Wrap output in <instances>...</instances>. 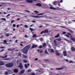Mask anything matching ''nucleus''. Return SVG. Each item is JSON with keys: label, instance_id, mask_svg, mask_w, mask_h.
<instances>
[{"label": "nucleus", "instance_id": "nucleus-58", "mask_svg": "<svg viewBox=\"0 0 75 75\" xmlns=\"http://www.w3.org/2000/svg\"><path fill=\"white\" fill-rule=\"evenodd\" d=\"M42 46H40L39 47V48H42Z\"/></svg>", "mask_w": 75, "mask_h": 75}, {"label": "nucleus", "instance_id": "nucleus-64", "mask_svg": "<svg viewBox=\"0 0 75 75\" xmlns=\"http://www.w3.org/2000/svg\"><path fill=\"white\" fill-rule=\"evenodd\" d=\"M23 25V24H21L20 25V26H22Z\"/></svg>", "mask_w": 75, "mask_h": 75}, {"label": "nucleus", "instance_id": "nucleus-1", "mask_svg": "<svg viewBox=\"0 0 75 75\" xmlns=\"http://www.w3.org/2000/svg\"><path fill=\"white\" fill-rule=\"evenodd\" d=\"M31 47V45H30L25 47L23 50V52H24V53L25 54H27L28 52V49H29Z\"/></svg>", "mask_w": 75, "mask_h": 75}, {"label": "nucleus", "instance_id": "nucleus-32", "mask_svg": "<svg viewBox=\"0 0 75 75\" xmlns=\"http://www.w3.org/2000/svg\"><path fill=\"white\" fill-rule=\"evenodd\" d=\"M25 68H28V66H27V64H25Z\"/></svg>", "mask_w": 75, "mask_h": 75}, {"label": "nucleus", "instance_id": "nucleus-43", "mask_svg": "<svg viewBox=\"0 0 75 75\" xmlns=\"http://www.w3.org/2000/svg\"><path fill=\"white\" fill-rule=\"evenodd\" d=\"M46 45V43H44L43 45V47H45V45Z\"/></svg>", "mask_w": 75, "mask_h": 75}, {"label": "nucleus", "instance_id": "nucleus-15", "mask_svg": "<svg viewBox=\"0 0 75 75\" xmlns=\"http://www.w3.org/2000/svg\"><path fill=\"white\" fill-rule=\"evenodd\" d=\"M49 51H51V52H54V50L52 49H49L48 50Z\"/></svg>", "mask_w": 75, "mask_h": 75}, {"label": "nucleus", "instance_id": "nucleus-27", "mask_svg": "<svg viewBox=\"0 0 75 75\" xmlns=\"http://www.w3.org/2000/svg\"><path fill=\"white\" fill-rule=\"evenodd\" d=\"M58 2H59V3H62L63 1L62 0H61V1H58Z\"/></svg>", "mask_w": 75, "mask_h": 75}, {"label": "nucleus", "instance_id": "nucleus-50", "mask_svg": "<svg viewBox=\"0 0 75 75\" xmlns=\"http://www.w3.org/2000/svg\"><path fill=\"white\" fill-rule=\"evenodd\" d=\"M9 59V58H7V59H4V60H7L8 59Z\"/></svg>", "mask_w": 75, "mask_h": 75}, {"label": "nucleus", "instance_id": "nucleus-52", "mask_svg": "<svg viewBox=\"0 0 75 75\" xmlns=\"http://www.w3.org/2000/svg\"><path fill=\"white\" fill-rule=\"evenodd\" d=\"M54 43H57V41L56 40H54Z\"/></svg>", "mask_w": 75, "mask_h": 75}, {"label": "nucleus", "instance_id": "nucleus-26", "mask_svg": "<svg viewBox=\"0 0 75 75\" xmlns=\"http://www.w3.org/2000/svg\"><path fill=\"white\" fill-rule=\"evenodd\" d=\"M21 53H20L19 54H17V55L18 56V57H19V56H20V57H21Z\"/></svg>", "mask_w": 75, "mask_h": 75}, {"label": "nucleus", "instance_id": "nucleus-47", "mask_svg": "<svg viewBox=\"0 0 75 75\" xmlns=\"http://www.w3.org/2000/svg\"><path fill=\"white\" fill-rule=\"evenodd\" d=\"M45 53H46V54H48V52H47V50L45 51Z\"/></svg>", "mask_w": 75, "mask_h": 75}, {"label": "nucleus", "instance_id": "nucleus-17", "mask_svg": "<svg viewBox=\"0 0 75 75\" xmlns=\"http://www.w3.org/2000/svg\"><path fill=\"white\" fill-rule=\"evenodd\" d=\"M71 50L72 51H75V48H74L73 47H71Z\"/></svg>", "mask_w": 75, "mask_h": 75}, {"label": "nucleus", "instance_id": "nucleus-34", "mask_svg": "<svg viewBox=\"0 0 75 75\" xmlns=\"http://www.w3.org/2000/svg\"><path fill=\"white\" fill-rule=\"evenodd\" d=\"M25 38H28V36L27 35H25Z\"/></svg>", "mask_w": 75, "mask_h": 75}, {"label": "nucleus", "instance_id": "nucleus-22", "mask_svg": "<svg viewBox=\"0 0 75 75\" xmlns=\"http://www.w3.org/2000/svg\"><path fill=\"white\" fill-rule=\"evenodd\" d=\"M44 13H40L38 15V16H41V15H44Z\"/></svg>", "mask_w": 75, "mask_h": 75}, {"label": "nucleus", "instance_id": "nucleus-37", "mask_svg": "<svg viewBox=\"0 0 75 75\" xmlns=\"http://www.w3.org/2000/svg\"><path fill=\"white\" fill-rule=\"evenodd\" d=\"M34 12L36 13H39V12L38 11H35Z\"/></svg>", "mask_w": 75, "mask_h": 75}, {"label": "nucleus", "instance_id": "nucleus-48", "mask_svg": "<svg viewBox=\"0 0 75 75\" xmlns=\"http://www.w3.org/2000/svg\"><path fill=\"white\" fill-rule=\"evenodd\" d=\"M67 37H69V35H65Z\"/></svg>", "mask_w": 75, "mask_h": 75}, {"label": "nucleus", "instance_id": "nucleus-11", "mask_svg": "<svg viewBox=\"0 0 75 75\" xmlns=\"http://www.w3.org/2000/svg\"><path fill=\"white\" fill-rule=\"evenodd\" d=\"M0 57V58H7V55H6L4 57L1 56V57Z\"/></svg>", "mask_w": 75, "mask_h": 75}, {"label": "nucleus", "instance_id": "nucleus-38", "mask_svg": "<svg viewBox=\"0 0 75 75\" xmlns=\"http://www.w3.org/2000/svg\"><path fill=\"white\" fill-rule=\"evenodd\" d=\"M25 27L26 28H28V26H27V25H25Z\"/></svg>", "mask_w": 75, "mask_h": 75}, {"label": "nucleus", "instance_id": "nucleus-16", "mask_svg": "<svg viewBox=\"0 0 75 75\" xmlns=\"http://www.w3.org/2000/svg\"><path fill=\"white\" fill-rule=\"evenodd\" d=\"M63 69V68H56V69L57 70H61V69Z\"/></svg>", "mask_w": 75, "mask_h": 75}, {"label": "nucleus", "instance_id": "nucleus-59", "mask_svg": "<svg viewBox=\"0 0 75 75\" xmlns=\"http://www.w3.org/2000/svg\"><path fill=\"white\" fill-rule=\"evenodd\" d=\"M13 31H15L16 30V29L13 28Z\"/></svg>", "mask_w": 75, "mask_h": 75}, {"label": "nucleus", "instance_id": "nucleus-25", "mask_svg": "<svg viewBox=\"0 0 75 75\" xmlns=\"http://www.w3.org/2000/svg\"><path fill=\"white\" fill-rule=\"evenodd\" d=\"M4 44H7V41L6 40H4Z\"/></svg>", "mask_w": 75, "mask_h": 75}, {"label": "nucleus", "instance_id": "nucleus-62", "mask_svg": "<svg viewBox=\"0 0 75 75\" xmlns=\"http://www.w3.org/2000/svg\"><path fill=\"white\" fill-rule=\"evenodd\" d=\"M18 42V40H16V41H15V42Z\"/></svg>", "mask_w": 75, "mask_h": 75}, {"label": "nucleus", "instance_id": "nucleus-56", "mask_svg": "<svg viewBox=\"0 0 75 75\" xmlns=\"http://www.w3.org/2000/svg\"><path fill=\"white\" fill-rule=\"evenodd\" d=\"M40 41H42L43 40L42 38H40Z\"/></svg>", "mask_w": 75, "mask_h": 75}, {"label": "nucleus", "instance_id": "nucleus-35", "mask_svg": "<svg viewBox=\"0 0 75 75\" xmlns=\"http://www.w3.org/2000/svg\"><path fill=\"white\" fill-rule=\"evenodd\" d=\"M30 29L31 31H33V28H30Z\"/></svg>", "mask_w": 75, "mask_h": 75}, {"label": "nucleus", "instance_id": "nucleus-29", "mask_svg": "<svg viewBox=\"0 0 75 75\" xmlns=\"http://www.w3.org/2000/svg\"><path fill=\"white\" fill-rule=\"evenodd\" d=\"M0 20H4V21H6V19L4 18H2Z\"/></svg>", "mask_w": 75, "mask_h": 75}, {"label": "nucleus", "instance_id": "nucleus-41", "mask_svg": "<svg viewBox=\"0 0 75 75\" xmlns=\"http://www.w3.org/2000/svg\"><path fill=\"white\" fill-rule=\"evenodd\" d=\"M13 27H16V24H13Z\"/></svg>", "mask_w": 75, "mask_h": 75}, {"label": "nucleus", "instance_id": "nucleus-3", "mask_svg": "<svg viewBox=\"0 0 75 75\" xmlns=\"http://www.w3.org/2000/svg\"><path fill=\"white\" fill-rule=\"evenodd\" d=\"M31 16L33 17H34V18H42V17H43V16Z\"/></svg>", "mask_w": 75, "mask_h": 75}, {"label": "nucleus", "instance_id": "nucleus-19", "mask_svg": "<svg viewBox=\"0 0 75 75\" xmlns=\"http://www.w3.org/2000/svg\"><path fill=\"white\" fill-rule=\"evenodd\" d=\"M14 72L17 73L18 72V70L16 69H14Z\"/></svg>", "mask_w": 75, "mask_h": 75}, {"label": "nucleus", "instance_id": "nucleus-54", "mask_svg": "<svg viewBox=\"0 0 75 75\" xmlns=\"http://www.w3.org/2000/svg\"><path fill=\"white\" fill-rule=\"evenodd\" d=\"M32 21L33 22V23H35V22H36V21Z\"/></svg>", "mask_w": 75, "mask_h": 75}, {"label": "nucleus", "instance_id": "nucleus-53", "mask_svg": "<svg viewBox=\"0 0 75 75\" xmlns=\"http://www.w3.org/2000/svg\"><path fill=\"white\" fill-rule=\"evenodd\" d=\"M14 22V20H13V21H11V23H13V22Z\"/></svg>", "mask_w": 75, "mask_h": 75}, {"label": "nucleus", "instance_id": "nucleus-44", "mask_svg": "<svg viewBox=\"0 0 75 75\" xmlns=\"http://www.w3.org/2000/svg\"><path fill=\"white\" fill-rule=\"evenodd\" d=\"M70 31L71 33H74V31H73L71 30H70Z\"/></svg>", "mask_w": 75, "mask_h": 75}, {"label": "nucleus", "instance_id": "nucleus-31", "mask_svg": "<svg viewBox=\"0 0 75 75\" xmlns=\"http://www.w3.org/2000/svg\"><path fill=\"white\" fill-rule=\"evenodd\" d=\"M57 40H58V41H61V38L57 39Z\"/></svg>", "mask_w": 75, "mask_h": 75}, {"label": "nucleus", "instance_id": "nucleus-28", "mask_svg": "<svg viewBox=\"0 0 75 75\" xmlns=\"http://www.w3.org/2000/svg\"><path fill=\"white\" fill-rule=\"evenodd\" d=\"M23 57L24 58H27L28 57L27 56L25 55L23 56Z\"/></svg>", "mask_w": 75, "mask_h": 75}, {"label": "nucleus", "instance_id": "nucleus-9", "mask_svg": "<svg viewBox=\"0 0 75 75\" xmlns=\"http://www.w3.org/2000/svg\"><path fill=\"white\" fill-rule=\"evenodd\" d=\"M70 39L71 40H72V41H73L74 42H75V39L74 38L72 37V36H70Z\"/></svg>", "mask_w": 75, "mask_h": 75}, {"label": "nucleus", "instance_id": "nucleus-6", "mask_svg": "<svg viewBox=\"0 0 75 75\" xmlns=\"http://www.w3.org/2000/svg\"><path fill=\"white\" fill-rule=\"evenodd\" d=\"M24 72H25L24 70H22L20 71V74H23L24 73Z\"/></svg>", "mask_w": 75, "mask_h": 75}, {"label": "nucleus", "instance_id": "nucleus-61", "mask_svg": "<svg viewBox=\"0 0 75 75\" xmlns=\"http://www.w3.org/2000/svg\"><path fill=\"white\" fill-rule=\"evenodd\" d=\"M68 35H71V34H70L69 33H68Z\"/></svg>", "mask_w": 75, "mask_h": 75}, {"label": "nucleus", "instance_id": "nucleus-60", "mask_svg": "<svg viewBox=\"0 0 75 75\" xmlns=\"http://www.w3.org/2000/svg\"><path fill=\"white\" fill-rule=\"evenodd\" d=\"M4 14H7V13L5 12H4Z\"/></svg>", "mask_w": 75, "mask_h": 75}, {"label": "nucleus", "instance_id": "nucleus-36", "mask_svg": "<svg viewBox=\"0 0 75 75\" xmlns=\"http://www.w3.org/2000/svg\"><path fill=\"white\" fill-rule=\"evenodd\" d=\"M5 75H8V73L7 72H6L5 73Z\"/></svg>", "mask_w": 75, "mask_h": 75}, {"label": "nucleus", "instance_id": "nucleus-51", "mask_svg": "<svg viewBox=\"0 0 75 75\" xmlns=\"http://www.w3.org/2000/svg\"><path fill=\"white\" fill-rule=\"evenodd\" d=\"M57 2L56 1H54L53 2V4H55V3L56 2Z\"/></svg>", "mask_w": 75, "mask_h": 75}, {"label": "nucleus", "instance_id": "nucleus-49", "mask_svg": "<svg viewBox=\"0 0 75 75\" xmlns=\"http://www.w3.org/2000/svg\"><path fill=\"white\" fill-rule=\"evenodd\" d=\"M4 51V50L2 49L1 50V52H3V51Z\"/></svg>", "mask_w": 75, "mask_h": 75}, {"label": "nucleus", "instance_id": "nucleus-12", "mask_svg": "<svg viewBox=\"0 0 75 75\" xmlns=\"http://www.w3.org/2000/svg\"><path fill=\"white\" fill-rule=\"evenodd\" d=\"M63 55L64 56H66L67 55V52H66V51H64L63 52Z\"/></svg>", "mask_w": 75, "mask_h": 75}, {"label": "nucleus", "instance_id": "nucleus-20", "mask_svg": "<svg viewBox=\"0 0 75 75\" xmlns=\"http://www.w3.org/2000/svg\"><path fill=\"white\" fill-rule=\"evenodd\" d=\"M38 52H40V53H42V51H41V50H40L39 49H38V50H37Z\"/></svg>", "mask_w": 75, "mask_h": 75}, {"label": "nucleus", "instance_id": "nucleus-42", "mask_svg": "<svg viewBox=\"0 0 75 75\" xmlns=\"http://www.w3.org/2000/svg\"><path fill=\"white\" fill-rule=\"evenodd\" d=\"M69 62L70 63H73V62L72 61H70Z\"/></svg>", "mask_w": 75, "mask_h": 75}, {"label": "nucleus", "instance_id": "nucleus-10", "mask_svg": "<svg viewBox=\"0 0 75 75\" xmlns=\"http://www.w3.org/2000/svg\"><path fill=\"white\" fill-rule=\"evenodd\" d=\"M37 47V45H33L32 47V48H36Z\"/></svg>", "mask_w": 75, "mask_h": 75}, {"label": "nucleus", "instance_id": "nucleus-2", "mask_svg": "<svg viewBox=\"0 0 75 75\" xmlns=\"http://www.w3.org/2000/svg\"><path fill=\"white\" fill-rule=\"evenodd\" d=\"M6 66L8 68L12 67L13 66V64L12 63H10L8 64H6Z\"/></svg>", "mask_w": 75, "mask_h": 75}, {"label": "nucleus", "instance_id": "nucleus-55", "mask_svg": "<svg viewBox=\"0 0 75 75\" xmlns=\"http://www.w3.org/2000/svg\"><path fill=\"white\" fill-rule=\"evenodd\" d=\"M62 33L63 34H66V32H64Z\"/></svg>", "mask_w": 75, "mask_h": 75}, {"label": "nucleus", "instance_id": "nucleus-21", "mask_svg": "<svg viewBox=\"0 0 75 75\" xmlns=\"http://www.w3.org/2000/svg\"><path fill=\"white\" fill-rule=\"evenodd\" d=\"M36 5L40 6H42L41 4H36Z\"/></svg>", "mask_w": 75, "mask_h": 75}, {"label": "nucleus", "instance_id": "nucleus-39", "mask_svg": "<svg viewBox=\"0 0 75 75\" xmlns=\"http://www.w3.org/2000/svg\"><path fill=\"white\" fill-rule=\"evenodd\" d=\"M23 62H25V63H26V62H27V61L25 60H23Z\"/></svg>", "mask_w": 75, "mask_h": 75}, {"label": "nucleus", "instance_id": "nucleus-45", "mask_svg": "<svg viewBox=\"0 0 75 75\" xmlns=\"http://www.w3.org/2000/svg\"><path fill=\"white\" fill-rule=\"evenodd\" d=\"M28 72H31V70H28Z\"/></svg>", "mask_w": 75, "mask_h": 75}, {"label": "nucleus", "instance_id": "nucleus-4", "mask_svg": "<svg viewBox=\"0 0 75 75\" xmlns=\"http://www.w3.org/2000/svg\"><path fill=\"white\" fill-rule=\"evenodd\" d=\"M48 30H46L44 31H42L41 32V34H42V33H48Z\"/></svg>", "mask_w": 75, "mask_h": 75}, {"label": "nucleus", "instance_id": "nucleus-13", "mask_svg": "<svg viewBox=\"0 0 75 75\" xmlns=\"http://www.w3.org/2000/svg\"><path fill=\"white\" fill-rule=\"evenodd\" d=\"M50 9H52V10H56V8L53 7L52 6H51L50 7Z\"/></svg>", "mask_w": 75, "mask_h": 75}, {"label": "nucleus", "instance_id": "nucleus-30", "mask_svg": "<svg viewBox=\"0 0 75 75\" xmlns=\"http://www.w3.org/2000/svg\"><path fill=\"white\" fill-rule=\"evenodd\" d=\"M59 37V34H58L57 35L55 36V38H57Z\"/></svg>", "mask_w": 75, "mask_h": 75}, {"label": "nucleus", "instance_id": "nucleus-57", "mask_svg": "<svg viewBox=\"0 0 75 75\" xmlns=\"http://www.w3.org/2000/svg\"><path fill=\"white\" fill-rule=\"evenodd\" d=\"M10 16V14H8V15L7 16V17H8V16Z\"/></svg>", "mask_w": 75, "mask_h": 75}, {"label": "nucleus", "instance_id": "nucleus-23", "mask_svg": "<svg viewBox=\"0 0 75 75\" xmlns=\"http://www.w3.org/2000/svg\"><path fill=\"white\" fill-rule=\"evenodd\" d=\"M30 75H36L34 73H30Z\"/></svg>", "mask_w": 75, "mask_h": 75}, {"label": "nucleus", "instance_id": "nucleus-8", "mask_svg": "<svg viewBox=\"0 0 75 75\" xmlns=\"http://www.w3.org/2000/svg\"><path fill=\"white\" fill-rule=\"evenodd\" d=\"M19 67H20V69H23V65H22V63H20V64Z\"/></svg>", "mask_w": 75, "mask_h": 75}, {"label": "nucleus", "instance_id": "nucleus-7", "mask_svg": "<svg viewBox=\"0 0 75 75\" xmlns=\"http://www.w3.org/2000/svg\"><path fill=\"white\" fill-rule=\"evenodd\" d=\"M4 64H5V63L1 61H0V65H4Z\"/></svg>", "mask_w": 75, "mask_h": 75}, {"label": "nucleus", "instance_id": "nucleus-24", "mask_svg": "<svg viewBox=\"0 0 75 75\" xmlns=\"http://www.w3.org/2000/svg\"><path fill=\"white\" fill-rule=\"evenodd\" d=\"M8 51H13V49H8Z\"/></svg>", "mask_w": 75, "mask_h": 75}, {"label": "nucleus", "instance_id": "nucleus-33", "mask_svg": "<svg viewBox=\"0 0 75 75\" xmlns=\"http://www.w3.org/2000/svg\"><path fill=\"white\" fill-rule=\"evenodd\" d=\"M6 36H7V37H8V36H9L10 35H9V34L7 33L6 34Z\"/></svg>", "mask_w": 75, "mask_h": 75}, {"label": "nucleus", "instance_id": "nucleus-40", "mask_svg": "<svg viewBox=\"0 0 75 75\" xmlns=\"http://www.w3.org/2000/svg\"><path fill=\"white\" fill-rule=\"evenodd\" d=\"M38 58H36L35 59V61H38Z\"/></svg>", "mask_w": 75, "mask_h": 75}, {"label": "nucleus", "instance_id": "nucleus-14", "mask_svg": "<svg viewBox=\"0 0 75 75\" xmlns=\"http://www.w3.org/2000/svg\"><path fill=\"white\" fill-rule=\"evenodd\" d=\"M56 53L57 55H58V56L60 54L59 53H58V52L57 50L56 51Z\"/></svg>", "mask_w": 75, "mask_h": 75}, {"label": "nucleus", "instance_id": "nucleus-63", "mask_svg": "<svg viewBox=\"0 0 75 75\" xmlns=\"http://www.w3.org/2000/svg\"><path fill=\"white\" fill-rule=\"evenodd\" d=\"M42 26H39V27H40V28H41V27H42Z\"/></svg>", "mask_w": 75, "mask_h": 75}, {"label": "nucleus", "instance_id": "nucleus-5", "mask_svg": "<svg viewBox=\"0 0 75 75\" xmlns=\"http://www.w3.org/2000/svg\"><path fill=\"white\" fill-rule=\"evenodd\" d=\"M33 1H36V0H27V2L28 3H32Z\"/></svg>", "mask_w": 75, "mask_h": 75}, {"label": "nucleus", "instance_id": "nucleus-46", "mask_svg": "<svg viewBox=\"0 0 75 75\" xmlns=\"http://www.w3.org/2000/svg\"><path fill=\"white\" fill-rule=\"evenodd\" d=\"M0 48H2V49L5 48V47H1Z\"/></svg>", "mask_w": 75, "mask_h": 75}, {"label": "nucleus", "instance_id": "nucleus-18", "mask_svg": "<svg viewBox=\"0 0 75 75\" xmlns=\"http://www.w3.org/2000/svg\"><path fill=\"white\" fill-rule=\"evenodd\" d=\"M33 38H35V37H37V35L35 34H34L33 35Z\"/></svg>", "mask_w": 75, "mask_h": 75}]
</instances>
